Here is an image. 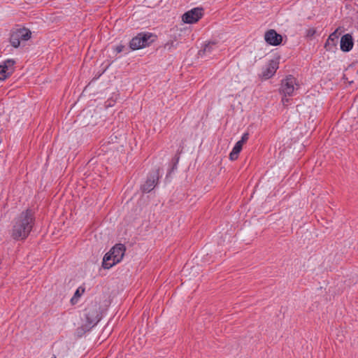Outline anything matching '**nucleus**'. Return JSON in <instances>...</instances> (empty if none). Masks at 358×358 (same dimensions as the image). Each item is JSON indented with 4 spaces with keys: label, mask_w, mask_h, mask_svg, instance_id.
<instances>
[{
    "label": "nucleus",
    "mask_w": 358,
    "mask_h": 358,
    "mask_svg": "<svg viewBox=\"0 0 358 358\" xmlns=\"http://www.w3.org/2000/svg\"><path fill=\"white\" fill-rule=\"evenodd\" d=\"M35 223L33 210L27 208L15 219L11 236L15 240H24L31 231Z\"/></svg>",
    "instance_id": "f257e3e1"
},
{
    "label": "nucleus",
    "mask_w": 358,
    "mask_h": 358,
    "mask_svg": "<svg viewBox=\"0 0 358 358\" xmlns=\"http://www.w3.org/2000/svg\"><path fill=\"white\" fill-rule=\"evenodd\" d=\"M126 247L124 244L115 245L109 252L105 254L103 258L102 266L105 269H109L115 264L119 263L123 258Z\"/></svg>",
    "instance_id": "f03ea898"
},
{
    "label": "nucleus",
    "mask_w": 358,
    "mask_h": 358,
    "mask_svg": "<svg viewBox=\"0 0 358 358\" xmlns=\"http://www.w3.org/2000/svg\"><path fill=\"white\" fill-rule=\"evenodd\" d=\"M101 312L100 304L98 301H92L84 309L83 321L87 323V329H91L101 320Z\"/></svg>",
    "instance_id": "7ed1b4c3"
},
{
    "label": "nucleus",
    "mask_w": 358,
    "mask_h": 358,
    "mask_svg": "<svg viewBox=\"0 0 358 358\" xmlns=\"http://www.w3.org/2000/svg\"><path fill=\"white\" fill-rule=\"evenodd\" d=\"M31 36V32L26 28H20L13 31L10 34V41L13 47L18 48L20 41H28Z\"/></svg>",
    "instance_id": "20e7f679"
},
{
    "label": "nucleus",
    "mask_w": 358,
    "mask_h": 358,
    "mask_svg": "<svg viewBox=\"0 0 358 358\" xmlns=\"http://www.w3.org/2000/svg\"><path fill=\"white\" fill-rule=\"evenodd\" d=\"M299 88L296 80L292 76H287L282 81L280 93L284 96H292L296 90Z\"/></svg>",
    "instance_id": "39448f33"
},
{
    "label": "nucleus",
    "mask_w": 358,
    "mask_h": 358,
    "mask_svg": "<svg viewBox=\"0 0 358 358\" xmlns=\"http://www.w3.org/2000/svg\"><path fill=\"white\" fill-rule=\"evenodd\" d=\"M152 37L153 36L150 34H139L130 41V48L132 50L145 48L152 42V40H150Z\"/></svg>",
    "instance_id": "423d86ee"
},
{
    "label": "nucleus",
    "mask_w": 358,
    "mask_h": 358,
    "mask_svg": "<svg viewBox=\"0 0 358 358\" xmlns=\"http://www.w3.org/2000/svg\"><path fill=\"white\" fill-rule=\"evenodd\" d=\"M203 8H194L182 16V20L187 24H193L198 22L203 16Z\"/></svg>",
    "instance_id": "0eeeda50"
},
{
    "label": "nucleus",
    "mask_w": 358,
    "mask_h": 358,
    "mask_svg": "<svg viewBox=\"0 0 358 358\" xmlns=\"http://www.w3.org/2000/svg\"><path fill=\"white\" fill-rule=\"evenodd\" d=\"M15 61L8 59L0 64V80H4L15 71Z\"/></svg>",
    "instance_id": "6e6552de"
},
{
    "label": "nucleus",
    "mask_w": 358,
    "mask_h": 358,
    "mask_svg": "<svg viewBox=\"0 0 358 358\" xmlns=\"http://www.w3.org/2000/svg\"><path fill=\"white\" fill-rule=\"evenodd\" d=\"M279 67V61L278 59H272L269 61L268 64L266 66V68L263 70L262 73V78L267 80L271 78L275 73L277 69Z\"/></svg>",
    "instance_id": "1a4fd4ad"
},
{
    "label": "nucleus",
    "mask_w": 358,
    "mask_h": 358,
    "mask_svg": "<svg viewBox=\"0 0 358 358\" xmlns=\"http://www.w3.org/2000/svg\"><path fill=\"white\" fill-rule=\"evenodd\" d=\"M264 39L269 45L276 46L282 43V37L274 29H269L265 33Z\"/></svg>",
    "instance_id": "9d476101"
},
{
    "label": "nucleus",
    "mask_w": 358,
    "mask_h": 358,
    "mask_svg": "<svg viewBox=\"0 0 358 358\" xmlns=\"http://www.w3.org/2000/svg\"><path fill=\"white\" fill-rule=\"evenodd\" d=\"M353 47V38L349 34L343 35L341 38V49L343 52H348Z\"/></svg>",
    "instance_id": "9b49d317"
},
{
    "label": "nucleus",
    "mask_w": 358,
    "mask_h": 358,
    "mask_svg": "<svg viewBox=\"0 0 358 358\" xmlns=\"http://www.w3.org/2000/svg\"><path fill=\"white\" fill-rule=\"evenodd\" d=\"M338 38V34L337 33V30H336L334 32L331 33L329 35V36L324 45V48L327 50H330L333 47H335L336 45Z\"/></svg>",
    "instance_id": "f8f14e48"
},
{
    "label": "nucleus",
    "mask_w": 358,
    "mask_h": 358,
    "mask_svg": "<svg viewBox=\"0 0 358 358\" xmlns=\"http://www.w3.org/2000/svg\"><path fill=\"white\" fill-rule=\"evenodd\" d=\"M217 44L215 41H209L206 43L203 48L199 51L200 57H204L208 54H210L213 51V47Z\"/></svg>",
    "instance_id": "ddd939ff"
},
{
    "label": "nucleus",
    "mask_w": 358,
    "mask_h": 358,
    "mask_svg": "<svg viewBox=\"0 0 358 358\" xmlns=\"http://www.w3.org/2000/svg\"><path fill=\"white\" fill-rule=\"evenodd\" d=\"M158 180H145V183L141 186L143 193H148L151 192L157 185Z\"/></svg>",
    "instance_id": "4468645a"
},
{
    "label": "nucleus",
    "mask_w": 358,
    "mask_h": 358,
    "mask_svg": "<svg viewBox=\"0 0 358 358\" xmlns=\"http://www.w3.org/2000/svg\"><path fill=\"white\" fill-rule=\"evenodd\" d=\"M84 292H85V287H79L76 289V292L74 293L73 296L71 299V304L72 305L76 304L78 302L79 297H80L83 294Z\"/></svg>",
    "instance_id": "2eb2a0df"
},
{
    "label": "nucleus",
    "mask_w": 358,
    "mask_h": 358,
    "mask_svg": "<svg viewBox=\"0 0 358 358\" xmlns=\"http://www.w3.org/2000/svg\"><path fill=\"white\" fill-rule=\"evenodd\" d=\"M87 323L84 322V323L81 325V327H78L76 329V334L78 336L81 337L85 333L89 331L90 329H87Z\"/></svg>",
    "instance_id": "dca6fc26"
},
{
    "label": "nucleus",
    "mask_w": 358,
    "mask_h": 358,
    "mask_svg": "<svg viewBox=\"0 0 358 358\" xmlns=\"http://www.w3.org/2000/svg\"><path fill=\"white\" fill-rule=\"evenodd\" d=\"M316 33L315 28H309L306 31V37L311 38Z\"/></svg>",
    "instance_id": "f3484780"
},
{
    "label": "nucleus",
    "mask_w": 358,
    "mask_h": 358,
    "mask_svg": "<svg viewBox=\"0 0 358 358\" xmlns=\"http://www.w3.org/2000/svg\"><path fill=\"white\" fill-rule=\"evenodd\" d=\"M243 144L244 143L238 141L234 147L233 150L238 152L239 153L242 150Z\"/></svg>",
    "instance_id": "a211bd4d"
},
{
    "label": "nucleus",
    "mask_w": 358,
    "mask_h": 358,
    "mask_svg": "<svg viewBox=\"0 0 358 358\" xmlns=\"http://www.w3.org/2000/svg\"><path fill=\"white\" fill-rule=\"evenodd\" d=\"M238 154L239 153L238 152H236V151L232 150V151L231 152V153L229 155L230 159L231 160L236 159L238 158Z\"/></svg>",
    "instance_id": "6ab92c4d"
},
{
    "label": "nucleus",
    "mask_w": 358,
    "mask_h": 358,
    "mask_svg": "<svg viewBox=\"0 0 358 358\" xmlns=\"http://www.w3.org/2000/svg\"><path fill=\"white\" fill-rule=\"evenodd\" d=\"M248 138H249V134L245 133L239 141L242 142L243 143H245L248 140Z\"/></svg>",
    "instance_id": "aec40b11"
},
{
    "label": "nucleus",
    "mask_w": 358,
    "mask_h": 358,
    "mask_svg": "<svg viewBox=\"0 0 358 358\" xmlns=\"http://www.w3.org/2000/svg\"><path fill=\"white\" fill-rule=\"evenodd\" d=\"M123 45H118L115 48V50L117 51V52H121L123 50Z\"/></svg>",
    "instance_id": "412c9836"
},
{
    "label": "nucleus",
    "mask_w": 358,
    "mask_h": 358,
    "mask_svg": "<svg viewBox=\"0 0 358 358\" xmlns=\"http://www.w3.org/2000/svg\"><path fill=\"white\" fill-rule=\"evenodd\" d=\"M282 101L283 104H286L288 102V99L282 97Z\"/></svg>",
    "instance_id": "4be33fe9"
}]
</instances>
